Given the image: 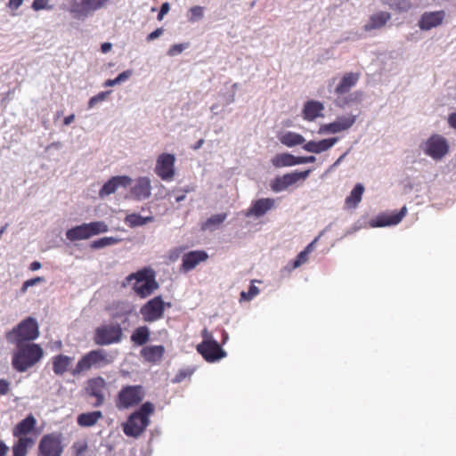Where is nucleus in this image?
Returning a JSON list of instances; mask_svg holds the SVG:
<instances>
[{"label":"nucleus","mask_w":456,"mask_h":456,"mask_svg":"<svg viewBox=\"0 0 456 456\" xmlns=\"http://www.w3.org/2000/svg\"><path fill=\"white\" fill-rule=\"evenodd\" d=\"M37 421L35 416L29 413L25 419L18 422L12 428V436L17 441L12 445V456H27L28 449L36 442V427Z\"/></svg>","instance_id":"nucleus-1"},{"label":"nucleus","mask_w":456,"mask_h":456,"mask_svg":"<svg viewBox=\"0 0 456 456\" xmlns=\"http://www.w3.org/2000/svg\"><path fill=\"white\" fill-rule=\"evenodd\" d=\"M16 351L12 357V368L18 372H25L35 366L44 357V350L38 344H15Z\"/></svg>","instance_id":"nucleus-2"},{"label":"nucleus","mask_w":456,"mask_h":456,"mask_svg":"<svg viewBox=\"0 0 456 456\" xmlns=\"http://www.w3.org/2000/svg\"><path fill=\"white\" fill-rule=\"evenodd\" d=\"M154 410L155 407L151 403L146 402L142 403L122 424L124 434L129 437L138 438L150 425V416L154 412Z\"/></svg>","instance_id":"nucleus-3"},{"label":"nucleus","mask_w":456,"mask_h":456,"mask_svg":"<svg viewBox=\"0 0 456 456\" xmlns=\"http://www.w3.org/2000/svg\"><path fill=\"white\" fill-rule=\"evenodd\" d=\"M126 280L128 282L134 281L133 289L141 298L148 297L159 289L156 273L150 267H144L136 273L129 274Z\"/></svg>","instance_id":"nucleus-4"},{"label":"nucleus","mask_w":456,"mask_h":456,"mask_svg":"<svg viewBox=\"0 0 456 456\" xmlns=\"http://www.w3.org/2000/svg\"><path fill=\"white\" fill-rule=\"evenodd\" d=\"M38 337V323L33 317H27L12 330L5 333L6 340L13 345L30 343Z\"/></svg>","instance_id":"nucleus-5"},{"label":"nucleus","mask_w":456,"mask_h":456,"mask_svg":"<svg viewBox=\"0 0 456 456\" xmlns=\"http://www.w3.org/2000/svg\"><path fill=\"white\" fill-rule=\"evenodd\" d=\"M113 358L103 349L91 350L84 354L77 362L72 370L73 375H77L90 370L92 368L100 369L110 364Z\"/></svg>","instance_id":"nucleus-6"},{"label":"nucleus","mask_w":456,"mask_h":456,"mask_svg":"<svg viewBox=\"0 0 456 456\" xmlns=\"http://www.w3.org/2000/svg\"><path fill=\"white\" fill-rule=\"evenodd\" d=\"M202 341L196 349L197 352L208 362H215L226 356V352L221 347L218 342L214 338L211 331L207 328L201 330Z\"/></svg>","instance_id":"nucleus-7"},{"label":"nucleus","mask_w":456,"mask_h":456,"mask_svg":"<svg viewBox=\"0 0 456 456\" xmlns=\"http://www.w3.org/2000/svg\"><path fill=\"white\" fill-rule=\"evenodd\" d=\"M109 226L102 221L84 223L69 229L66 232V238L70 241L87 240L93 236L107 232Z\"/></svg>","instance_id":"nucleus-8"},{"label":"nucleus","mask_w":456,"mask_h":456,"mask_svg":"<svg viewBox=\"0 0 456 456\" xmlns=\"http://www.w3.org/2000/svg\"><path fill=\"white\" fill-rule=\"evenodd\" d=\"M123 338V329L119 323H105L94 330L93 340L97 346L119 343Z\"/></svg>","instance_id":"nucleus-9"},{"label":"nucleus","mask_w":456,"mask_h":456,"mask_svg":"<svg viewBox=\"0 0 456 456\" xmlns=\"http://www.w3.org/2000/svg\"><path fill=\"white\" fill-rule=\"evenodd\" d=\"M145 392L141 385H127L123 387L115 400L118 410L129 409L138 405L144 398Z\"/></svg>","instance_id":"nucleus-10"},{"label":"nucleus","mask_w":456,"mask_h":456,"mask_svg":"<svg viewBox=\"0 0 456 456\" xmlns=\"http://www.w3.org/2000/svg\"><path fill=\"white\" fill-rule=\"evenodd\" d=\"M170 306L171 304L165 302L161 296H156L141 306L140 314L143 322H155L163 318L166 309Z\"/></svg>","instance_id":"nucleus-11"},{"label":"nucleus","mask_w":456,"mask_h":456,"mask_svg":"<svg viewBox=\"0 0 456 456\" xmlns=\"http://www.w3.org/2000/svg\"><path fill=\"white\" fill-rule=\"evenodd\" d=\"M64 450L60 433L44 435L37 447V456H61Z\"/></svg>","instance_id":"nucleus-12"},{"label":"nucleus","mask_w":456,"mask_h":456,"mask_svg":"<svg viewBox=\"0 0 456 456\" xmlns=\"http://www.w3.org/2000/svg\"><path fill=\"white\" fill-rule=\"evenodd\" d=\"M422 150L427 156L440 160L449 152V143L444 136L435 134L422 144Z\"/></svg>","instance_id":"nucleus-13"},{"label":"nucleus","mask_w":456,"mask_h":456,"mask_svg":"<svg viewBox=\"0 0 456 456\" xmlns=\"http://www.w3.org/2000/svg\"><path fill=\"white\" fill-rule=\"evenodd\" d=\"M109 1L110 0H70L69 12L76 19L85 18L91 12L105 6Z\"/></svg>","instance_id":"nucleus-14"},{"label":"nucleus","mask_w":456,"mask_h":456,"mask_svg":"<svg viewBox=\"0 0 456 456\" xmlns=\"http://www.w3.org/2000/svg\"><path fill=\"white\" fill-rule=\"evenodd\" d=\"M310 173L311 169H307L301 172L294 171L281 176H277L271 182V189L275 192L282 191L288 187L297 183L298 181H305Z\"/></svg>","instance_id":"nucleus-15"},{"label":"nucleus","mask_w":456,"mask_h":456,"mask_svg":"<svg viewBox=\"0 0 456 456\" xmlns=\"http://www.w3.org/2000/svg\"><path fill=\"white\" fill-rule=\"evenodd\" d=\"M175 155L171 153L160 154L156 160V175L163 181H171L175 174Z\"/></svg>","instance_id":"nucleus-16"},{"label":"nucleus","mask_w":456,"mask_h":456,"mask_svg":"<svg viewBox=\"0 0 456 456\" xmlns=\"http://www.w3.org/2000/svg\"><path fill=\"white\" fill-rule=\"evenodd\" d=\"M314 156L296 157L290 153H278L271 159L272 165L276 168L293 167L299 164L314 163Z\"/></svg>","instance_id":"nucleus-17"},{"label":"nucleus","mask_w":456,"mask_h":456,"mask_svg":"<svg viewBox=\"0 0 456 456\" xmlns=\"http://www.w3.org/2000/svg\"><path fill=\"white\" fill-rule=\"evenodd\" d=\"M106 381L102 377H95L86 381V392L89 396L94 397L96 402L94 406H101L104 403V390L106 388Z\"/></svg>","instance_id":"nucleus-18"},{"label":"nucleus","mask_w":456,"mask_h":456,"mask_svg":"<svg viewBox=\"0 0 456 456\" xmlns=\"http://www.w3.org/2000/svg\"><path fill=\"white\" fill-rule=\"evenodd\" d=\"M446 13L444 10L435 12H425L418 21L421 30L428 31L442 25L445 20Z\"/></svg>","instance_id":"nucleus-19"},{"label":"nucleus","mask_w":456,"mask_h":456,"mask_svg":"<svg viewBox=\"0 0 456 456\" xmlns=\"http://www.w3.org/2000/svg\"><path fill=\"white\" fill-rule=\"evenodd\" d=\"M208 254L205 250H192L185 253L182 257L181 270L190 272L200 263L208 259Z\"/></svg>","instance_id":"nucleus-20"},{"label":"nucleus","mask_w":456,"mask_h":456,"mask_svg":"<svg viewBox=\"0 0 456 456\" xmlns=\"http://www.w3.org/2000/svg\"><path fill=\"white\" fill-rule=\"evenodd\" d=\"M355 120L356 117L354 115L339 116L334 122L322 126L320 133L337 134L347 130L355 123Z\"/></svg>","instance_id":"nucleus-21"},{"label":"nucleus","mask_w":456,"mask_h":456,"mask_svg":"<svg viewBox=\"0 0 456 456\" xmlns=\"http://www.w3.org/2000/svg\"><path fill=\"white\" fill-rule=\"evenodd\" d=\"M275 207V200L272 198H262L254 200L246 212V216L260 217Z\"/></svg>","instance_id":"nucleus-22"},{"label":"nucleus","mask_w":456,"mask_h":456,"mask_svg":"<svg viewBox=\"0 0 456 456\" xmlns=\"http://www.w3.org/2000/svg\"><path fill=\"white\" fill-rule=\"evenodd\" d=\"M132 182V179L126 175L113 176L106 182L99 191L100 197H104L114 193L119 186L126 187Z\"/></svg>","instance_id":"nucleus-23"},{"label":"nucleus","mask_w":456,"mask_h":456,"mask_svg":"<svg viewBox=\"0 0 456 456\" xmlns=\"http://www.w3.org/2000/svg\"><path fill=\"white\" fill-rule=\"evenodd\" d=\"M360 73L347 72L341 77L335 88V94L338 96L348 93L359 81Z\"/></svg>","instance_id":"nucleus-24"},{"label":"nucleus","mask_w":456,"mask_h":456,"mask_svg":"<svg viewBox=\"0 0 456 456\" xmlns=\"http://www.w3.org/2000/svg\"><path fill=\"white\" fill-rule=\"evenodd\" d=\"M151 185L148 177H140L131 189V193L134 199L141 200L148 199L151 196Z\"/></svg>","instance_id":"nucleus-25"},{"label":"nucleus","mask_w":456,"mask_h":456,"mask_svg":"<svg viewBox=\"0 0 456 456\" xmlns=\"http://www.w3.org/2000/svg\"><path fill=\"white\" fill-rule=\"evenodd\" d=\"M338 138H328L321 141H309L303 145L305 151L319 154L330 149L336 142Z\"/></svg>","instance_id":"nucleus-26"},{"label":"nucleus","mask_w":456,"mask_h":456,"mask_svg":"<svg viewBox=\"0 0 456 456\" xmlns=\"http://www.w3.org/2000/svg\"><path fill=\"white\" fill-rule=\"evenodd\" d=\"M165 354V347L161 345L159 346H147L140 351L141 356L144 361L156 363L162 360Z\"/></svg>","instance_id":"nucleus-27"},{"label":"nucleus","mask_w":456,"mask_h":456,"mask_svg":"<svg viewBox=\"0 0 456 456\" xmlns=\"http://www.w3.org/2000/svg\"><path fill=\"white\" fill-rule=\"evenodd\" d=\"M407 213V208L403 206L400 211L390 215L379 216L375 221L374 226L384 227L395 225L399 224Z\"/></svg>","instance_id":"nucleus-28"},{"label":"nucleus","mask_w":456,"mask_h":456,"mask_svg":"<svg viewBox=\"0 0 456 456\" xmlns=\"http://www.w3.org/2000/svg\"><path fill=\"white\" fill-rule=\"evenodd\" d=\"M391 19V14L387 12H379L372 14L369 21L363 26L365 31H371L383 28Z\"/></svg>","instance_id":"nucleus-29"},{"label":"nucleus","mask_w":456,"mask_h":456,"mask_svg":"<svg viewBox=\"0 0 456 456\" xmlns=\"http://www.w3.org/2000/svg\"><path fill=\"white\" fill-rule=\"evenodd\" d=\"M72 362L73 358L70 356L57 354L52 358L53 371L57 376H62L69 370Z\"/></svg>","instance_id":"nucleus-30"},{"label":"nucleus","mask_w":456,"mask_h":456,"mask_svg":"<svg viewBox=\"0 0 456 456\" xmlns=\"http://www.w3.org/2000/svg\"><path fill=\"white\" fill-rule=\"evenodd\" d=\"M324 109L323 104L316 101H308L303 109V117L305 120L313 121L321 115Z\"/></svg>","instance_id":"nucleus-31"},{"label":"nucleus","mask_w":456,"mask_h":456,"mask_svg":"<svg viewBox=\"0 0 456 456\" xmlns=\"http://www.w3.org/2000/svg\"><path fill=\"white\" fill-rule=\"evenodd\" d=\"M102 418V411H94L79 414L77 418V422L80 427L89 428L94 426Z\"/></svg>","instance_id":"nucleus-32"},{"label":"nucleus","mask_w":456,"mask_h":456,"mask_svg":"<svg viewBox=\"0 0 456 456\" xmlns=\"http://www.w3.org/2000/svg\"><path fill=\"white\" fill-rule=\"evenodd\" d=\"M364 192V187L362 183H357L350 195H348L345 200V205L347 208H354L361 202L362 194Z\"/></svg>","instance_id":"nucleus-33"},{"label":"nucleus","mask_w":456,"mask_h":456,"mask_svg":"<svg viewBox=\"0 0 456 456\" xmlns=\"http://www.w3.org/2000/svg\"><path fill=\"white\" fill-rule=\"evenodd\" d=\"M150 335L151 331L147 326H140L133 331L131 341L137 346H143L149 341Z\"/></svg>","instance_id":"nucleus-34"},{"label":"nucleus","mask_w":456,"mask_h":456,"mask_svg":"<svg viewBox=\"0 0 456 456\" xmlns=\"http://www.w3.org/2000/svg\"><path fill=\"white\" fill-rule=\"evenodd\" d=\"M280 142L288 147H294L297 145L305 144V139L303 135L294 133L287 132L279 137Z\"/></svg>","instance_id":"nucleus-35"},{"label":"nucleus","mask_w":456,"mask_h":456,"mask_svg":"<svg viewBox=\"0 0 456 456\" xmlns=\"http://www.w3.org/2000/svg\"><path fill=\"white\" fill-rule=\"evenodd\" d=\"M152 221H153V216L143 217V216H140L139 214H135V213L127 215L125 218V223L129 227H132V228L144 225L147 223L152 222Z\"/></svg>","instance_id":"nucleus-36"},{"label":"nucleus","mask_w":456,"mask_h":456,"mask_svg":"<svg viewBox=\"0 0 456 456\" xmlns=\"http://www.w3.org/2000/svg\"><path fill=\"white\" fill-rule=\"evenodd\" d=\"M119 241H120V240L118 238H115V237H103L99 240H94L90 244V248L92 249L102 248L105 247L115 245V244L118 243Z\"/></svg>","instance_id":"nucleus-37"},{"label":"nucleus","mask_w":456,"mask_h":456,"mask_svg":"<svg viewBox=\"0 0 456 456\" xmlns=\"http://www.w3.org/2000/svg\"><path fill=\"white\" fill-rule=\"evenodd\" d=\"M226 217L227 215L225 213L213 215L203 224L202 229H208L212 226H217L221 224L226 219Z\"/></svg>","instance_id":"nucleus-38"},{"label":"nucleus","mask_w":456,"mask_h":456,"mask_svg":"<svg viewBox=\"0 0 456 456\" xmlns=\"http://www.w3.org/2000/svg\"><path fill=\"white\" fill-rule=\"evenodd\" d=\"M190 16L188 18V20L190 22H196L199 20L203 18L204 12L203 8L201 6L196 5L190 9Z\"/></svg>","instance_id":"nucleus-39"},{"label":"nucleus","mask_w":456,"mask_h":456,"mask_svg":"<svg viewBox=\"0 0 456 456\" xmlns=\"http://www.w3.org/2000/svg\"><path fill=\"white\" fill-rule=\"evenodd\" d=\"M259 293V289L254 285L251 284L248 288V292L242 291L240 293L241 299H244L246 301H250L253 299L257 294Z\"/></svg>","instance_id":"nucleus-40"},{"label":"nucleus","mask_w":456,"mask_h":456,"mask_svg":"<svg viewBox=\"0 0 456 456\" xmlns=\"http://www.w3.org/2000/svg\"><path fill=\"white\" fill-rule=\"evenodd\" d=\"M110 94V91H106V92H101L99 93L98 94L93 96L90 98L89 102H88V108L89 109H92L94 108L97 103L99 102H102L103 101H105V99L107 98L108 94Z\"/></svg>","instance_id":"nucleus-41"},{"label":"nucleus","mask_w":456,"mask_h":456,"mask_svg":"<svg viewBox=\"0 0 456 456\" xmlns=\"http://www.w3.org/2000/svg\"><path fill=\"white\" fill-rule=\"evenodd\" d=\"M31 7L36 12H38L41 10H52L53 9V5L49 4V0H34Z\"/></svg>","instance_id":"nucleus-42"},{"label":"nucleus","mask_w":456,"mask_h":456,"mask_svg":"<svg viewBox=\"0 0 456 456\" xmlns=\"http://www.w3.org/2000/svg\"><path fill=\"white\" fill-rule=\"evenodd\" d=\"M308 260V249L301 251L293 262V268H297Z\"/></svg>","instance_id":"nucleus-43"},{"label":"nucleus","mask_w":456,"mask_h":456,"mask_svg":"<svg viewBox=\"0 0 456 456\" xmlns=\"http://www.w3.org/2000/svg\"><path fill=\"white\" fill-rule=\"evenodd\" d=\"M186 47H187V44H175V45H173L168 49L167 54L169 56H175L177 54H180Z\"/></svg>","instance_id":"nucleus-44"},{"label":"nucleus","mask_w":456,"mask_h":456,"mask_svg":"<svg viewBox=\"0 0 456 456\" xmlns=\"http://www.w3.org/2000/svg\"><path fill=\"white\" fill-rule=\"evenodd\" d=\"M354 100H356V97L353 98V94L348 97H343V98L338 97L336 100V105L338 106L339 108H344L346 105L349 104L350 102H354Z\"/></svg>","instance_id":"nucleus-45"},{"label":"nucleus","mask_w":456,"mask_h":456,"mask_svg":"<svg viewBox=\"0 0 456 456\" xmlns=\"http://www.w3.org/2000/svg\"><path fill=\"white\" fill-rule=\"evenodd\" d=\"M11 383L4 379H0V395L8 394Z\"/></svg>","instance_id":"nucleus-46"},{"label":"nucleus","mask_w":456,"mask_h":456,"mask_svg":"<svg viewBox=\"0 0 456 456\" xmlns=\"http://www.w3.org/2000/svg\"><path fill=\"white\" fill-rule=\"evenodd\" d=\"M164 32V29L162 28H158L157 29H155L154 31H152L151 33H150L146 39L148 42H151L156 38H158L159 37H160Z\"/></svg>","instance_id":"nucleus-47"},{"label":"nucleus","mask_w":456,"mask_h":456,"mask_svg":"<svg viewBox=\"0 0 456 456\" xmlns=\"http://www.w3.org/2000/svg\"><path fill=\"white\" fill-rule=\"evenodd\" d=\"M169 9H170L169 4L164 3L161 5L159 12L158 14V20H161L163 19L164 15H166L168 12Z\"/></svg>","instance_id":"nucleus-48"},{"label":"nucleus","mask_w":456,"mask_h":456,"mask_svg":"<svg viewBox=\"0 0 456 456\" xmlns=\"http://www.w3.org/2000/svg\"><path fill=\"white\" fill-rule=\"evenodd\" d=\"M25 281H26V283H27V285L28 287H31V286H35V285H37L38 283H41V282L45 281V279L43 277L38 276V277H36V278H32V279L27 280Z\"/></svg>","instance_id":"nucleus-49"},{"label":"nucleus","mask_w":456,"mask_h":456,"mask_svg":"<svg viewBox=\"0 0 456 456\" xmlns=\"http://www.w3.org/2000/svg\"><path fill=\"white\" fill-rule=\"evenodd\" d=\"M23 3V0H9L8 2V7L11 10H17Z\"/></svg>","instance_id":"nucleus-50"},{"label":"nucleus","mask_w":456,"mask_h":456,"mask_svg":"<svg viewBox=\"0 0 456 456\" xmlns=\"http://www.w3.org/2000/svg\"><path fill=\"white\" fill-rule=\"evenodd\" d=\"M192 191V190H191V189H190V188H186V189H183V190H181L180 191H181L182 193H181V194H177V195L175 196V201H176V202H178V203H179V202H181V201H183V200L185 199V193H186V192H189V191Z\"/></svg>","instance_id":"nucleus-51"},{"label":"nucleus","mask_w":456,"mask_h":456,"mask_svg":"<svg viewBox=\"0 0 456 456\" xmlns=\"http://www.w3.org/2000/svg\"><path fill=\"white\" fill-rule=\"evenodd\" d=\"M131 75H132V71L131 70H125V71L121 72L118 76V80L123 82V81L126 80Z\"/></svg>","instance_id":"nucleus-52"},{"label":"nucleus","mask_w":456,"mask_h":456,"mask_svg":"<svg viewBox=\"0 0 456 456\" xmlns=\"http://www.w3.org/2000/svg\"><path fill=\"white\" fill-rule=\"evenodd\" d=\"M448 123L450 126L456 129V112L452 113L448 118Z\"/></svg>","instance_id":"nucleus-53"},{"label":"nucleus","mask_w":456,"mask_h":456,"mask_svg":"<svg viewBox=\"0 0 456 456\" xmlns=\"http://www.w3.org/2000/svg\"><path fill=\"white\" fill-rule=\"evenodd\" d=\"M8 450V446L0 440V456H6Z\"/></svg>","instance_id":"nucleus-54"},{"label":"nucleus","mask_w":456,"mask_h":456,"mask_svg":"<svg viewBox=\"0 0 456 456\" xmlns=\"http://www.w3.org/2000/svg\"><path fill=\"white\" fill-rule=\"evenodd\" d=\"M75 119V115L74 114H70L69 116H67L64 120H63V124L65 126H69V124H71Z\"/></svg>","instance_id":"nucleus-55"},{"label":"nucleus","mask_w":456,"mask_h":456,"mask_svg":"<svg viewBox=\"0 0 456 456\" xmlns=\"http://www.w3.org/2000/svg\"><path fill=\"white\" fill-rule=\"evenodd\" d=\"M41 268V264L38 261H34L30 264L29 269L31 271H37Z\"/></svg>","instance_id":"nucleus-56"},{"label":"nucleus","mask_w":456,"mask_h":456,"mask_svg":"<svg viewBox=\"0 0 456 456\" xmlns=\"http://www.w3.org/2000/svg\"><path fill=\"white\" fill-rule=\"evenodd\" d=\"M111 44L110 43H103L102 45H101V49H102V53H108L109 51H110L111 49Z\"/></svg>","instance_id":"nucleus-57"},{"label":"nucleus","mask_w":456,"mask_h":456,"mask_svg":"<svg viewBox=\"0 0 456 456\" xmlns=\"http://www.w3.org/2000/svg\"><path fill=\"white\" fill-rule=\"evenodd\" d=\"M185 377H186V373L184 371H180L178 374H176V376L175 378V381L181 382Z\"/></svg>","instance_id":"nucleus-58"},{"label":"nucleus","mask_w":456,"mask_h":456,"mask_svg":"<svg viewBox=\"0 0 456 456\" xmlns=\"http://www.w3.org/2000/svg\"><path fill=\"white\" fill-rule=\"evenodd\" d=\"M222 337H223L222 338V344L224 345V344L226 343V341H227V339L229 338L227 332L224 330H223Z\"/></svg>","instance_id":"nucleus-59"},{"label":"nucleus","mask_w":456,"mask_h":456,"mask_svg":"<svg viewBox=\"0 0 456 456\" xmlns=\"http://www.w3.org/2000/svg\"><path fill=\"white\" fill-rule=\"evenodd\" d=\"M203 143H204V140H203V139H200V140L196 142V144L193 146V149H194V150H198V149H200V148L203 145Z\"/></svg>","instance_id":"nucleus-60"},{"label":"nucleus","mask_w":456,"mask_h":456,"mask_svg":"<svg viewBox=\"0 0 456 456\" xmlns=\"http://www.w3.org/2000/svg\"><path fill=\"white\" fill-rule=\"evenodd\" d=\"M29 287L27 285L26 281L23 282L20 288V293L24 294Z\"/></svg>","instance_id":"nucleus-61"},{"label":"nucleus","mask_w":456,"mask_h":456,"mask_svg":"<svg viewBox=\"0 0 456 456\" xmlns=\"http://www.w3.org/2000/svg\"><path fill=\"white\" fill-rule=\"evenodd\" d=\"M104 86H115L114 82H113V79H108L105 81L104 83Z\"/></svg>","instance_id":"nucleus-62"},{"label":"nucleus","mask_w":456,"mask_h":456,"mask_svg":"<svg viewBox=\"0 0 456 456\" xmlns=\"http://www.w3.org/2000/svg\"><path fill=\"white\" fill-rule=\"evenodd\" d=\"M8 227V224H4V226H2L0 228V237L2 236V234L5 232L6 228Z\"/></svg>","instance_id":"nucleus-63"},{"label":"nucleus","mask_w":456,"mask_h":456,"mask_svg":"<svg viewBox=\"0 0 456 456\" xmlns=\"http://www.w3.org/2000/svg\"><path fill=\"white\" fill-rule=\"evenodd\" d=\"M316 241V240H314L313 242H311L305 249H308V254L311 252L312 250V248L314 246V243Z\"/></svg>","instance_id":"nucleus-64"}]
</instances>
